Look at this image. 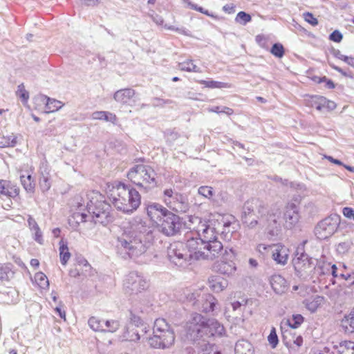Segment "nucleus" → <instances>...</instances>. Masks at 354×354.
<instances>
[{
  "mask_svg": "<svg viewBox=\"0 0 354 354\" xmlns=\"http://www.w3.org/2000/svg\"><path fill=\"white\" fill-rule=\"evenodd\" d=\"M153 234L146 222L139 216L133 218L129 227L118 239L117 247L129 257L136 258L143 254L153 241Z\"/></svg>",
  "mask_w": 354,
  "mask_h": 354,
  "instance_id": "1",
  "label": "nucleus"
},
{
  "mask_svg": "<svg viewBox=\"0 0 354 354\" xmlns=\"http://www.w3.org/2000/svg\"><path fill=\"white\" fill-rule=\"evenodd\" d=\"M109 199L116 209L126 214H132L141 203L139 192L122 183L113 187Z\"/></svg>",
  "mask_w": 354,
  "mask_h": 354,
  "instance_id": "2",
  "label": "nucleus"
},
{
  "mask_svg": "<svg viewBox=\"0 0 354 354\" xmlns=\"http://www.w3.org/2000/svg\"><path fill=\"white\" fill-rule=\"evenodd\" d=\"M189 260H214L223 252V244L214 243L205 244L198 238L189 239L186 243Z\"/></svg>",
  "mask_w": 354,
  "mask_h": 354,
  "instance_id": "3",
  "label": "nucleus"
},
{
  "mask_svg": "<svg viewBox=\"0 0 354 354\" xmlns=\"http://www.w3.org/2000/svg\"><path fill=\"white\" fill-rule=\"evenodd\" d=\"M127 178L141 191L148 192L157 185L156 173L146 165H136L127 173Z\"/></svg>",
  "mask_w": 354,
  "mask_h": 354,
  "instance_id": "4",
  "label": "nucleus"
},
{
  "mask_svg": "<svg viewBox=\"0 0 354 354\" xmlns=\"http://www.w3.org/2000/svg\"><path fill=\"white\" fill-rule=\"evenodd\" d=\"M148 287L147 279L137 272H129L123 281V290L132 300H136L139 294L146 290Z\"/></svg>",
  "mask_w": 354,
  "mask_h": 354,
  "instance_id": "5",
  "label": "nucleus"
},
{
  "mask_svg": "<svg viewBox=\"0 0 354 354\" xmlns=\"http://www.w3.org/2000/svg\"><path fill=\"white\" fill-rule=\"evenodd\" d=\"M88 212L93 215L95 223H100L103 225H107L112 221L110 214L111 206L102 200L92 199L87 203Z\"/></svg>",
  "mask_w": 354,
  "mask_h": 354,
  "instance_id": "6",
  "label": "nucleus"
},
{
  "mask_svg": "<svg viewBox=\"0 0 354 354\" xmlns=\"http://www.w3.org/2000/svg\"><path fill=\"white\" fill-rule=\"evenodd\" d=\"M162 200L167 207L178 213H185L190 207L187 198L172 189L164 190Z\"/></svg>",
  "mask_w": 354,
  "mask_h": 354,
  "instance_id": "7",
  "label": "nucleus"
},
{
  "mask_svg": "<svg viewBox=\"0 0 354 354\" xmlns=\"http://www.w3.org/2000/svg\"><path fill=\"white\" fill-rule=\"evenodd\" d=\"M205 317L198 313L192 314L185 326L187 338L193 342L203 338L205 335Z\"/></svg>",
  "mask_w": 354,
  "mask_h": 354,
  "instance_id": "8",
  "label": "nucleus"
},
{
  "mask_svg": "<svg viewBox=\"0 0 354 354\" xmlns=\"http://www.w3.org/2000/svg\"><path fill=\"white\" fill-rule=\"evenodd\" d=\"M339 223L340 216L336 214H330L317 224L314 230L315 235L319 239H326L337 231Z\"/></svg>",
  "mask_w": 354,
  "mask_h": 354,
  "instance_id": "9",
  "label": "nucleus"
},
{
  "mask_svg": "<svg viewBox=\"0 0 354 354\" xmlns=\"http://www.w3.org/2000/svg\"><path fill=\"white\" fill-rule=\"evenodd\" d=\"M281 210L279 207L274 205L268 209L259 218V225L265 227L272 235H274L275 230L278 229L281 223Z\"/></svg>",
  "mask_w": 354,
  "mask_h": 354,
  "instance_id": "10",
  "label": "nucleus"
},
{
  "mask_svg": "<svg viewBox=\"0 0 354 354\" xmlns=\"http://www.w3.org/2000/svg\"><path fill=\"white\" fill-rule=\"evenodd\" d=\"M234 252L232 249L224 248L223 247V252L219 257H221V261H217L214 265V270L222 274L230 276L235 273L236 267L233 262L234 258Z\"/></svg>",
  "mask_w": 354,
  "mask_h": 354,
  "instance_id": "11",
  "label": "nucleus"
},
{
  "mask_svg": "<svg viewBox=\"0 0 354 354\" xmlns=\"http://www.w3.org/2000/svg\"><path fill=\"white\" fill-rule=\"evenodd\" d=\"M181 226L180 217L169 211L157 227L160 232L169 236L176 234Z\"/></svg>",
  "mask_w": 354,
  "mask_h": 354,
  "instance_id": "12",
  "label": "nucleus"
},
{
  "mask_svg": "<svg viewBox=\"0 0 354 354\" xmlns=\"http://www.w3.org/2000/svg\"><path fill=\"white\" fill-rule=\"evenodd\" d=\"M150 346L156 348H166L170 347L174 342L175 335L172 330L153 333V336L146 338Z\"/></svg>",
  "mask_w": 354,
  "mask_h": 354,
  "instance_id": "13",
  "label": "nucleus"
},
{
  "mask_svg": "<svg viewBox=\"0 0 354 354\" xmlns=\"http://www.w3.org/2000/svg\"><path fill=\"white\" fill-rule=\"evenodd\" d=\"M197 233L200 236L198 238L201 240L205 244L214 243H221L218 241L217 236L218 232L216 230L215 227L212 225L211 222H201L200 221L199 225L197 227Z\"/></svg>",
  "mask_w": 354,
  "mask_h": 354,
  "instance_id": "14",
  "label": "nucleus"
},
{
  "mask_svg": "<svg viewBox=\"0 0 354 354\" xmlns=\"http://www.w3.org/2000/svg\"><path fill=\"white\" fill-rule=\"evenodd\" d=\"M308 241L306 240L298 245L295 253V257L292 260L295 270L299 273L308 269L310 265L309 257L308 254L305 252L304 250V245Z\"/></svg>",
  "mask_w": 354,
  "mask_h": 354,
  "instance_id": "15",
  "label": "nucleus"
},
{
  "mask_svg": "<svg viewBox=\"0 0 354 354\" xmlns=\"http://www.w3.org/2000/svg\"><path fill=\"white\" fill-rule=\"evenodd\" d=\"M185 244L178 242L171 245L168 256L170 260L176 265L182 266L183 261L189 260V255L187 253Z\"/></svg>",
  "mask_w": 354,
  "mask_h": 354,
  "instance_id": "16",
  "label": "nucleus"
},
{
  "mask_svg": "<svg viewBox=\"0 0 354 354\" xmlns=\"http://www.w3.org/2000/svg\"><path fill=\"white\" fill-rule=\"evenodd\" d=\"M266 212V206L263 201L258 198H252L247 201L243 207V217H252L259 214L261 217Z\"/></svg>",
  "mask_w": 354,
  "mask_h": 354,
  "instance_id": "17",
  "label": "nucleus"
},
{
  "mask_svg": "<svg viewBox=\"0 0 354 354\" xmlns=\"http://www.w3.org/2000/svg\"><path fill=\"white\" fill-rule=\"evenodd\" d=\"M146 211L149 220L156 227L161 223L169 210L158 203H151L147 205Z\"/></svg>",
  "mask_w": 354,
  "mask_h": 354,
  "instance_id": "18",
  "label": "nucleus"
},
{
  "mask_svg": "<svg viewBox=\"0 0 354 354\" xmlns=\"http://www.w3.org/2000/svg\"><path fill=\"white\" fill-rule=\"evenodd\" d=\"M269 252H270L272 259L277 263L286 265L289 257V250L285 245L281 244H275L269 245Z\"/></svg>",
  "mask_w": 354,
  "mask_h": 354,
  "instance_id": "19",
  "label": "nucleus"
},
{
  "mask_svg": "<svg viewBox=\"0 0 354 354\" xmlns=\"http://www.w3.org/2000/svg\"><path fill=\"white\" fill-rule=\"evenodd\" d=\"M197 301L199 302L197 308L207 313L213 312L217 304L216 299L209 293H203L201 298L198 299Z\"/></svg>",
  "mask_w": 354,
  "mask_h": 354,
  "instance_id": "20",
  "label": "nucleus"
},
{
  "mask_svg": "<svg viewBox=\"0 0 354 354\" xmlns=\"http://www.w3.org/2000/svg\"><path fill=\"white\" fill-rule=\"evenodd\" d=\"M205 337L221 336L225 331L224 327L216 319H207Z\"/></svg>",
  "mask_w": 354,
  "mask_h": 354,
  "instance_id": "21",
  "label": "nucleus"
},
{
  "mask_svg": "<svg viewBox=\"0 0 354 354\" xmlns=\"http://www.w3.org/2000/svg\"><path fill=\"white\" fill-rule=\"evenodd\" d=\"M19 194V187L10 181L0 180V194L15 198Z\"/></svg>",
  "mask_w": 354,
  "mask_h": 354,
  "instance_id": "22",
  "label": "nucleus"
},
{
  "mask_svg": "<svg viewBox=\"0 0 354 354\" xmlns=\"http://www.w3.org/2000/svg\"><path fill=\"white\" fill-rule=\"evenodd\" d=\"M283 219L286 222V227L291 228L299 220V214L297 207L295 204H288L286 206Z\"/></svg>",
  "mask_w": 354,
  "mask_h": 354,
  "instance_id": "23",
  "label": "nucleus"
},
{
  "mask_svg": "<svg viewBox=\"0 0 354 354\" xmlns=\"http://www.w3.org/2000/svg\"><path fill=\"white\" fill-rule=\"evenodd\" d=\"M303 321L304 317L299 314L293 315L291 318L283 319L281 323V330L283 338H286V333L288 332L286 328H297L301 325Z\"/></svg>",
  "mask_w": 354,
  "mask_h": 354,
  "instance_id": "24",
  "label": "nucleus"
},
{
  "mask_svg": "<svg viewBox=\"0 0 354 354\" xmlns=\"http://www.w3.org/2000/svg\"><path fill=\"white\" fill-rule=\"evenodd\" d=\"M40 177L39 185L42 192L48 191L51 187V176L50 169L47 166H42L40 168Z\"/></svg>",
  "mask_w": 354,
  "mask_h": 354,
  "instance_id": "25",
  "label": "nucleus"
},
{
  "mask_svg": "<svg viewBox=\"0 0 354 354\" xmlns=\"http://www.w3.org/2000/svg\"><path fill=\"white\" fill-rule=\"evenodd\" d=\"M316 261V265L313 270L311 278H319L323 275H330V269L331 268L330 263L326 262L324 259Z\"/></svg>",
  "mask_w": 354,
  "mask_h": 354,
  "instance_id": "26",
  "label": "nucleus"
},
{
  "mask_svg": "<svg viewBox=\"0 0 354 354\" xmlns=\"http://www.w3.org/2000/svg\"><path fill=\"white\" fill-rule=\"evenodd\" d=\"M270 283L273 290L277 294H282L287 289L286 279L279 274H274L272 276Z\"/></svg>",
  "mask_w": 354,
  "mask_h": 354,
  "instance_id": "27",
  "label": "nucleus"
},
{
  "mask_svg": "<svg viewBox=\"0 0 354 354\" xmlns=\"http://www.w3.org/2000/svg\"><path fill=\"white\" fill-rule=\"evenodd\" d=\"M39 100L44 104H46L45 113H53L60 109L64 104L57 100L51 99L44 95H41L39 97Z\"/></svg>",
  "mask_w": 354,
  "mask_h": 354,
  "instance_id": "28",
  "label": "nucleus"
},
{
  "mask_svg": "<svg viewBox=\"0 0 354 354\" xmlns=\"http://www.w3.org/2000/svg\"><path fill=\"white\" fill-rule=\"evenodd\" d=\"M135 95V91L132 88H124L117 91L113 95L114 100L121 104H127Z\"/></svg>",
  "mask_w": 354,
  "mask_h": 354,
  "instance_id": "29",
  "label": "nucleus"
},
{
  "mask_svg": "<svg viewBox=\"0 0 354 354\" xmlns=\"http://www.w3.org/2000/svg\"><path fill=\"white\" fill-rule=\"evenodd\" d=\"M209 287L214 292L223 291L227 286V280L221 277H214L209 280Z\"/></svg>",
  "mask_w": 354,
  "mask_h": 354,
  "instance_id": "30",
  "label": "nucleus"
},
{
  "mask_svg": "<svg viewBox=\"0 0 354 354\" xmlns=\"http://www.w3.org/2000/svg\"><path fill=\"white\" fill-rule=\"evenodd\" d=\"M236 354H253L252 344L245 340H241L236 342L234 348Z\"/></svg>",
  "mask_w": 354,
  "mask_h": 354,
  "instance_id": "31",
  "label": "nucleus"
},
{
  "mask_svg": "<svg viewBox=\"0 0 354 354\" xmlns=\"http://www.w3.org/2000/svg\"><path fill=\"white\" fill-rule=\"evenodd\" d=\"M20 180L23 187L28 193L32 194L35 192V180L30 174H28L27 176L21 175Z\"/></svg>",
  "mask_w": 354,
  "mask_h": 354,
  "instance_id": "32",
  "label": "nucleus"
},
{
  "mask_svg": "<svg viewBox=\"0 0 354 354\" xmlns=\"http://www.w3.org/2000/svg\"><path fill=\"white\" fill-rule=\"evenodd\" d=\"M28 223L29 228L35 234V238H34L35 240L37 243L41 244L42 241H43L42 233L40 230V228H39L37 223L31 216H28Z\"/></svg>",
  "mask_w": 354,
  "mask_h": 354,
  "instance_id": "33",
  "label": "nucleus"
},
{
  "mask_svg": "<svg viewBox=\"0 0 354 354\" xmlns=\"http://www.w3.org/2000/svg\"><path fill=\"white\" fill-rule=\"evenodd\" d=\"M59 257L60 261L62 265H66L71 258V253L69 252L66 243L62 239L59 243Z\"/></svg>",
  "mask_w": 354,
  "mask_h": 354,
  "instance_id": "34",
  "label": "nucleus"
},
{
  "mask_svg": "<svg viewBox=\"0 0 354 354\" xmlns=\"http://www.w3.org/2000/svg\"><path fill=\"white\" fill-rule=\"evenodd\" d=\"M342 324L347 333L354 334V310L344 317Z\"/></svg>",
  "mask_w": 354,
  "mask_h": 354,
  "instance_id": "35",
  "label": "nucleus"
},
{
  "mask_svg": "<svg viewBox=\"0 0 354 354\" xmlns=\"http://www.w3.org/2000/svg\"><path fill=\"white\" fill-rule=\"evenodd\" d=\"M178 68L183 71L201 73L200 68L195 65L192 59L179 63Z\"/></svg>",
  "mask_w": 354,
  "mask_h": 354,
  "instance_id": "36",
  "label": "nucleus"
},
{
  "mask_svg": "<svg viewBox=\"0 0 354 354\" xmlns=\"http://www.w3.org/2000/svg\"><path fill=\"white\" fill-rule=\"evenodd\" d=\"M88 324L90 328L94 331L97 332H105L106 329L104 328V323L100 319L96 317H91L88 321Z\"/></svg>",
  "mask_w": 354,
  "mask_h": 354,
  "instance_id": "37",
  "label": "nucleus"
},
{
  "mask_svg": "<svg viewBox=\"0 0 354 354\" xmlns=\"http://www.w3.org/2000/svg\"><path fill=\"white\" fill-rule=\"evenodd\" d=\"M326 98L322 96H311V106L317 111H325Z\"/></svg>",
  "mask_w": 354,
  "mask_h": 354,
  "instance_id": "38",
  "label": "nucleus"
},
{
  "mask_svg": "<svg viewBox=\"0 0 354 354\" xmlns=\"http://www.w3.org/2000/svg\"><path fill=\"white\" fill-rule=\"evenodd\" d=\"M171 330L168 323L164 319H157L154 322L153 333H158L159 332H165Z\"/></svg>",
  "mask_w": 354,
  "mask_h": 354,
  "instance_id": "39",
  "label": "nucleus"
},
{
  "mask_svg": "<svg viewBox=\"0 0 354 354\" xmlns=\"http://www.w3.org/2000/svg\"><path fill=\"white\" fill-rule=\"evenodd\" d=\"M201 84H204L206 87L214 88H231L232 85L229 83L225 82H217V81H206V80H202L201 81Z\"/></svg>",
  "mask_w": 354,
  "mask_h": 354,
  "instance_id": "40",
  "label": "nucleus"
},
{
  "mask_svg": "<svg viewBox=\"0 0 354 354\" xmlns=\"http://www.w3.org/2000/svg\"><path fill=\"white\" fill-rule=\"evenodd\" d=\"M16 143V138L12 134L8 136H0V147H12Z\"/></svg>",
  "mask_w": 354,
  "mask_h": 354,
  "instance_id": "41",
  "label": "nucleus"
},
{
  "mask_svg": "<svg viewBox=\"0 0 354 354\" xmlns=\"http://www.w3.org/2000/svg\"><path fill=\"white\" fill-rule=\"evenodd\" d=\"M311 313L315 312L324 303V297L317 295H311Z\"/></svg>",
  "mask_w": 354,
  "mask_h": 354,
  "instance_id": "42",
  "label": "nucleus"
},
{
  "mask_svg": "<svg viewBox=\"0 0 354 354\" xmlns=\"http://www.w3.org/2000/svg\"><path fill=\"white\" fill-rule=\"evenodd\" d=\"M311 80L318 84L325 83V87L328 89H333L335 87L334 82L331 80L328 79L325 76L322 77L314 76L311 77Z\"/></svg>",
  "mask_w": 354,
  "mask_h": 354,
  "instance_id": "43",
  "label": "nucleus"
},
{
  "mask_svg": "<svg viewBox=\"0 0 354 354\" xmlns=\"http://www.w3.org/2000/svg\"><path fill=\"white\" fill-rule=\"evenodd\" d=\"M202 294L201 292H187L186 294V300L191 303L192 305L196 306L197 308L199 306V302L197 301L198 299H200Z\"/></svg>",
  "mask_w": 354,
  "mask_h": 354,
  "instance_id": "44",
  "label": "nucleus"
},
{
  "mask_svg": "<svg viewBox=\"0 0 354 354\" xmlns=\"http://www.w3.org/2000/svg\"><path fill=\"white\" fill-rule=\"evenodd\" d=\"M35 279L38 285L42 288H45L49 286L47 277L42 272L36 273L35 275Z\"/></svg>",
  "mask_w": 354,
  "mask_h": 354,
  "instance_id": "45",
  "label": "nucleus"
},
{
  "mask_svg": "<svg viewBox=\"0 0 354 354\" xmlns=\"http://www.w3.org/2000/svg\"><path fill=\"white\" fill-rule=\"evenodd\" d=\"M141 335L139 333V331L137 329H132L131 330H127L124 335V337L129 341L137 342L140 339Z\"/></svg>",
  "mask_w": 354,
  "mask_h": 354,
  "instance_id": "46",
  "label": "nucleus"
},
{
  "mask_svg": "<svg viewBox=\"0 0 354 354\" xmlns=\"http://www.w3.org/2000/svg\"><path fill=\"white\" fill-rule=\"evenodd\" d=\"M352 245V242L351 240H346L343 242L338 243L336 247V250L339 254H344L347 252Z\"/></svg>",
  "mask_w": 354,
  "mask_h": 354,
  "instance_id": "47",
  "label": "nucleus"
},
{
  "mask_svg": "<svg viewBox=\"0 0 354 354\" xmlns=\"http://www.w3.org/2000/svg\"><path fill=\"white\" fill-rule=\"evenodd\" d=\"M270 53L277 57H282L284 55V48L283 45L279 43L274 44L270 50Z\"/></svg>",
  "mask_w": 354,
  "mask_h": 354,
  "instance_id": "48",
  "label": "nucleus"
},
{
  "mask_svg": "<svg viewBox=\"0 0 354 354\" xmlns=\"http://www.w3.org/2000/svg\"><path fill=\"white\" fill-rule=\"evenodd\" d=\"M268 341L272 348H276V346H277L279 343V339L274 327L272 328L270 335L268 337Z\"/></svg>",
  "mask_w": 354,
  "mask_h": 354,
  "instance_id": "49",
  "label": "nucleus"
},
{
  "mask_svg": "<svg viewBox=\"0 0 354 354\" xmlns=\"http://www.w3.org/2000/svg\"><path fill=\"white\" fill-rule=\"evenodd\" d=\"M251 19V16L243 11L239 12L235 19L236 22L243 25L246 24L248 22H250Z\"/></svg>",
  "mask_w": 354,
  "mask_h": 354,
  "instance_id": "50",
  "label": "nucleus"
},
{
  "mask_svg": "<svg viewBox=\"0 0 354 354\" xmlns=\"http://www.w3.org/2000/svg\"><path fill=\"white\" fill-rule=\"evenodd\" d=\"M105 326L108 328L105 332L114 333L120 327V323L117 320H108L104 323Z\"/></svg>",
  "mask_w": 354,
  "mask_h": 354,
  "instance_id": "51",
  "label": "nucleus"
},
{
  "mask_svg": "<svg viewBox=\"0 0 354 354\" xmlns=\"http://www.w3.org/2000/svg\"><path fill=\"white\" fill-rule=\"evenodd\" d=\"M198 193L209 199L213 196V189L209 186H201L198 188Z\"/></svg>",
  "mask_w": 354,
  "mask_h": 354,
  "instance_id": "52",
  "label": "nucleus"
},
{
  "mask_svg": "<svg viewBox=\"0 0 354 354\" xmlns=\"http://www.w3.org/2000/svg\"><path fill=\"white\" fill-rule=\"evenodd\" d=\"M259 219L261 218L258 217ZM243 223H245L250 228H254L257 225H259V220H257L254 217H248L244 216L243 217Z\"/></svg>",
  "mask_w": 354,
  "mask_h": 354,
  "instance_id": "53",
  "label": "nucleus"
},
{
  "mask_svg": "<svg viewBox=\"0 0 354 354\" xmlns=\"http://www.w3.org/2000/svg\"><path fill=\"white\" fill-rule=\"evenodd\" d=\"M17 93H19V97L21 98L23 102L26 103L29 98V95L28 93L25 90L24 86L23 84H20L18 86Z\"/></svg>",
  "mask_w": 354,
  "mask_h": 354,
  "instance_id": "54",
  "label": "nucleus"
},
{
  "mask_svg": "<svg viewBox=\"0 0 354 354\" xmlns=\"http://www.w3.org/2000/svg\"><path fill=\"white\" fill-rule=\"evenodd\" d=\"M343 35L337 30H334L330 35L329 39L335 42H340L342 40Z\"/></svg>",
  "mask_w": 354,
  "mask_h": 354,
  "instance_id": "55",
  "label": "nucleus"
},
{
  "mask_svg": "<svg viewBox=\"0 0 354 354\" xmlns=\"http://www.w3.org/2000/svg\"><path fill=\"white\" fill-rule=\"evenodd\" d=\"M10 270L8 266L0 265V280H8Z\"/></svg>",
  "mask_w": 354,
  "mask_h": 354,
  "instance_id": "56",
  "label": "nucleus"
},
{
  "mask_svg": "<svg viewBox=\"0 0 354 354\" xmlns=\"http://www.w3.org/2000/svg\"><path fill=\"white\" fill-rule=\"evenodd\" d=\"M342 214L346 218L354 221V209L349 207H345L342 209Z\"/></svg>",
  "mask_w": 354,
  "mask_h": 354,
  "instance_id": "57",
  "label": "nucleus"
},
{
  "mask_svg": "<svg viewBox=\"0 0 354 354\" xmlns=\"http://www.w3.org/2000/svg\"><path fill=\"white\" fill-rule=\"evenodd\" d=\"M82 274L85 276H91L93 274V270L91 265L87 262V263L84 264L83 268L82 270Z\"/></svg>",
  "mask_w": 354,
  "mask_h": 354,
  "instance_id": "58",
  "label": "nucleus"
},
{
  "mask_svg": "<svg viewBox=\"0 0 354 354\" xmlns=\"http://www.w3.org/2000/svg\"><path fill=\"white\" fill-rule=\"evenodd\" d=\"M107 111H95L92 114L93 120H105Z\"/></svg>",
  "mask_w": 354,
  "mask_h": 354,
  "instance_id": "59",
  "label": "nucleus"
},
{
  "mask_svg": "<svg viewBox=\"0 0 354 354\" xmlns=\"http://www.w3.org/2000/svg\"><path fill=\"white\" fill-rule=\"evenodd\" d=\"M165 28L168 30H174L180 34L187 35V31L183 28H175L174 26L165 25Z\"/></svg>",
  "mask_w": 354,
  "mask_h": 354,
  "instance_id": "60",
  "label": "nucleus"
},
{
  "mask_svg": "<svg viewBox=\"0 0 354 354\" xmlns=\"http://www.w3.org/2000/svg\"><path fill=\"white\" fill-rule=\"evenodd\" d=\"M333 55L336 58H337V59H339L340 60H342V61H344L346 63H347V62H348V59L350 57H348L346 55H343L339 50H335L333 51Z\"/></svg>",
  "mask_w": 354,
  "mask_h": 354,
  "instance_id": "61",
  "label": "nucleus"
},
{
  "mask_svg": "<svg viewBox=\"0 0 354 354\" xmlns=\"http://www.w3.org/2000/svg\"><path fill=\"white\" fill-rule=\"evenodd\" d=\"M247 304V300L245 299H243L241 301H236L231 304V306L233 308V310H236L239 309L242 306H245Z\"/></svg>",
  "mask_w": 354,
  "mask_h": 354,
  "instance_id": "62",
  "label": "nucleus"
},
{
  "mask_svg": "<svg viewBox=\"0 0 354 354\" xmlns=\"http://www.w3.org/2000/svg\"><path fill=\"white\" fill-rule=\"evenodd\" d=\"M329 64H330V67H331L332 68H333L334 70H335V71H337L338 73H341L343 76H344V77H351V74H350L349 73H348V72H346V71H344V70H343L342 68H341L340 67L337 66H335V65H334V64H331V63H330Z\"/></svg>",
  "mask_w": 354,
  "mask_h": 354,
  "instance_id": "63",
  "label": "nucleus"
},
{
  "mask_svg": "<svg viewBox=\"0 0 354 354\" xmlns=\"http://www.w3.org/2000/svg\"><path fill=\"white\" fill-rule=\"evenodd\" d=\"M344 347L346 348V354H350L352 351H354V342L344 341Z\"/></svg>",
  "mask_w": 354,
  "mask_h": 354,
  "instance_id": "64",
  "label": "nucleus"
}]
</instances>
